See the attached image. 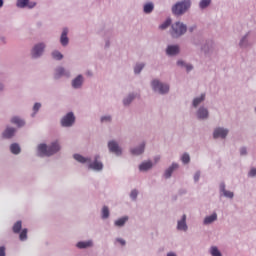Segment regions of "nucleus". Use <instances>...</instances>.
<instances>
[{
  "mask_svg": "<svg viewBox=\"0 0 256 256\" xmlns=\"http://www.w3.org/2000/svg\"><path fill=\"white\" fill-rule=\"evenodd\" d=\"M179 164L176 162H173L163 173V177L168 180L172 177L173 172L178 170Z\"/></svg>",
  "mask_w": 256,
  "mask_h": 256,
  "instance_id": "12",
  "label": "nucleus"
},
{
  "mask_svg": "<svg viewBox=\"0 0 256 256\" xmlns=\"http://www.w3.org/2000/svg\"><path fill=\"white\" fill-rule=\"evenodd\" d=\"M36 5L35 2H29V0H17V7H20V9H25V7L33 9Z\"/></svg>",
  "mask_w": 256,
  "mask_h": 256,
  "instance_id": "18",
  "label": "nucleus"
},
{
  "mask_svg": "<svg viewBox=\"0 0 256 256\" xmlns=\"http://www.w3.org/2000/svg\"><path fill=\"white\" fill-rule=\"evenodd\" d=\"M187 71V73H190V71H193L194 67L192 64H186L184 67Z\"/></svg>",
  "mask_w": 256,
  "mask_h": 256,
  "instance_id": "47",
  "label": "nucleus"
},
{
  "mask_svg": "<svg viewBox=\"0 0 256 256\" xmlns=\"http://www.w3.org/2000/svg\"><path fill=\"white\" fill-rule=\"evenodd\" d=\"M83 85V76L78 75L73 81H72V87L74 89H79Z\"/></svg>",
  "mask_w": 256,
  "mask_h": 256,
  "instance_id": "24",
  "label": "nucleus"
},
{
  "mask_svg": "<svg viewBox=\"0 0 256 256\" xmlns=\"http://www.w3.org/2000/svg\"><path fill=\"white\" fill-rule=\"evenodd\" d=\"M129 221V216H123L114 222V226L122 228Z\"/></svg>",
  "mask_w": 256,
  "mask_h": 256,
  "instance_id": "23",
  "label": "nucleus"
},
{
  "mask_svg": "<svg viewBox=\"0 0 256 256\" xmlns=\"http://www.w3.org/2000/svg\"><path fill=\"white\" fill-rule=\"evenodd\" d=\"M63 75H67L65 73V69L63 67L57 68L55 73V79H59V77H63Z\"/></svg>",
  "mask_w": 256,
  "mask_h": 256,
  "instance_id": "34",
  "label": "nucleus"
},
{
  "mask_svg": "<svg viewBox=\"0 0 256 256\" xmlns=\"http://www.w3.org/2000/svg\"><path fill=\"white\" fill-rule=\"evenodd\" d=\"M111 215V212L109 211V207L103 206L101 210V219L107 220L109 219V216Z\"/></svg>",
  "mask_w": 256,
  "mask_h": 256,
  "instance_id": "29",
  "label": "nucleus"
},
{
  "mask_svg": "<svg viewBox=\"0 0 256 256\" xmlns=\"http://www.w3.org/2000/svg\"><path fill=\"white\" fill-rule=\"evenodd\" d=\"M109 153L115 155L116 157H121L123 155V149L119 146L117 140H110L107 144Z\"/></svg>",
  "mask_w": 256,
  "mask_h": 256,
  "instance_id": "5",
  "label": "nucleus"
},
{
  "mask_svg": "<svg viewBox=\"0 0 256 256\" xmlns=\"http://www.w3.org/2000/svg\"><path fill=\"white\" fill-rule=\"evenodd\" d=\"M22 222L17 221L13 226V233H21Z\"/></svg>",
  "mask_w": 256,
  "mask_h": 256,
  "instance_id": "36",
  "label": "nucleus"
},
{
  "mask_svg": "<svg viewBox=\"0 0 256 256\" xmlns=\"http://www.w3.org/2000/svg\"><path fill=\"white\" fill-rule=\"evenodd\" d=\"M74 123H75V115H73V112H69L61 120L62 127H71V125H73Z\"/></svg>",
  "mask_w": 256,
  "mask_h": 256,
  "instance_id": "9",
  "label": "nucleus"
},
{
  "mask_svg": "<svg viewBox=\"0 0 256 256\" xmlns=\"http://www.w3.org/2000/svg\"><path fill=\"white\" fill-rule=\"evenodd\" d=\"M104 35L106 36L105 49H109V47H111V41H109V39L113 37V30H106Z\"/></svg>",
  "mask_w": 256,
  "mask_h": 256,
  "instance_id": "22",
  "label": "nucleus"
},
{
  "mask_svg": "<svg viewBox=\"0 0 256 256\" xmlns=\"http://www.w3.org/2000/svg\"><path fill=\"white\" fill-rule=\"evenodd\" d=\"M248 177L249 178H255L256 177V168L255 167L250 169V171L248 172Z\"/></svg>",
  "mask_w": 256,
  "mask_h": 256,
  "instance_id": "44",
  "label": "nucleus"
},
{
  "mask_svg": "<svg viewBox=\"0 0 256 256\" xmlns=\"http://www.w3.org/2000/svg\"><path fill=\"white\" fill-rule=\"evenodd\" d=\"M250 32H247L244 36L241 37L239 41V47L240 49H248V47H251L252 43L249 40Z\"/></svg>",
  "mask_w": 256,
  "mask_h": 256,
  "instance_id": "13",
  "label": "nucleus"
},
{
  "mask_svg": "<svg viewBox=\"0 0 256 256\" xmlns=\"http://www.w3.org/2000/svg\"><path fill=\"white\" fill-rule=\"evenodd\" d=\"M178 193H179L180 196H183V195H186V194H187V190L184 189V188H182V189L179 190Z\"/></svg>",
  "mask_w": 256,
  "mask_h": 256,
  "instance_id": "51",
  "label": "nucleus"
},
{
  "mask_svg": "<svg viewBox=\"0 0 256 256\" xmlns=\"http://www.w3.org/2000/svg\"><path fill=\"white\" fill-rule=\"evenodd\" d=\"M134 99H137V94L135 92L129 93L122 100L123 106L125 108H129L131 106V103H133Z\"/></svg>",
  "mask_w": 256,
  "mask_h": 256,
  "instance_id": "14",
  "label": "nucleus"
},
{
  "mask_svg": "<svg viewBox=\"0 0 256 256\" xmlns=\"http://www.w3.org/2000/svg\"><path fill=\"white\" fill-rule=\"evenodd\" d=\"M151 89L158 95H168L170 91V85L165 82H161L159 79H153L150 83Z\"/></svg>",
  "mask_w": 256,
  "mask_h": 256,
  "instance_id": "3",
  "label": "nucleus"
},
{
  "mask_svg": "<svg viewBox=\"0 0 256 256\" xmlns=\"http://www.w3.org/2000/svg\"><path fill=\"white\" fill-rule=\"evenodd\" d=\"M218 219V215L216 212H213L211 215H208L203 220V225L208 226L216 222Z\"/></svg>",
  "mask_w": 256,
  "mask_h": 256,
  "instance_id": "19",
  "label": "nucleus"
},
{
  "mask_svg": "<svg viewBox=\"0 0 256 256\" xmlns=\"http://www.w3.org/2000/svg\"><path fill=\"white\" fill-rule=\"evenodd\" d=\"M76 247H78V249H87V247H93V241L88 240L84 242H78Z\"/></svg>",
  "mask_w": 256,
  "mask_h": 256,
  "instance_id": "27",
  "label": "nucleus"
},
{
  "mask_svg": "<svg viewBox=\"0 0 256 256\" xmlns=\"http://www.w3.org/2000/svg\"><path fill=\"white\" fill-rule=\"evenodd\" d=\"M153 168V164L151 161H144L139 165L140 172H148Z\"/></svg>",
  "mask_w": 256,
  "mask_h": 256,
  "instance_id": "21",
  "label": "nucleus"
},
{
  "mask_svg": "<svg viewBox=\"0 0 256 256\" xmlns=\"http://www.w3.org/2000/svg\"><path fill=\"white\" fill-rule=\"evenodd\" d=\"M137 197H138V191L137 189H133L131 192H130V199L132 201H137Z\"/></svg>",
  "mask_w": 256,
  "mask_h": 256,
  "instance_id": "41",
  "label": "nucleus"
},
{
  "mask_svg": "<svg viewBox=\"0 0 256 256\" xmlns=\"http://www.w3.org/2000/svg\"><path fill=\"white\" fill-rule=\"evenodd\" d=\"M176 229H177V231H180V232H187L188 231L186 214H183L181 219H179L177 221Z\"/></svg>",
  "mask_w": 256,
  "mask_h": 256,
  "instance_id": "10",
  "label": "nucleus"
},
{
  "mask_svg": "<svg viewBox=\"0 0 256 256\" xmlns=\"http://www.w3.org/2000/svg\"><path fill=\"white\" fill-rule=\"evenodd\" d=\"M74 159L78 163H89V169H97V159H94L93 163H91V159L85 158L80 154H74Z\"/></svg>",
  "mask_w": 256,
  "mask_h": 256,
  "instance_id": "8",
  "label": "nucleus"
},
{
  "mask_svg": "<svg viewBox=\"0 0 256 256\" xmlns=\"http://www.w3.org/2000/svg\"><path fill=\"white\" fill-rule=\"evenodd\" d=\"M166 256H177V254L173 251H170V252L167 253Z\"/></svg>",
  "mask_w": 256,
  "mask_h": 256,
  "instance_id": "54",
  "label": "nucleus"
},
{
  "mask_svg": "<svg viewBox=\"0 0 256 256\" xmlns=\"http://www.w3.org/2000/svg\"><path fill=\"white\" fill-rule=\"evenodd\" d=\"M181 162L184 164V165H188L190 163V155L188 153H184L182 156H181Z\"/></svg>",
  "mask_w": 256,
  "mask_h": 256,
  "instance_id": "37",
  "label": "nucleus"
},
{
  "mask_svg": "<svg viewBox=\"0 0 256 256\" xmlns=\"http://www.w3.org/2000/svg\"><path fill=\"white\" fill-rule=\"evenodd\" d=\"M255 112H256V107H255Z\"/></svg>",
  "mask_w": 256,
  "mask_h": 256,
  "instance_id": "57",
  "label": "nucleus"
},
{
  "mask_svg": "<svg viewBox=\"0 0 256 256\" xmlns=\"http://www.w3.org/2000/svg\"><path fill=\"white\" fill-rule=\"evenodd\" d=\"M58 151H61V146L57 141L53 142L50 146H47L46 144H40L38 146V153L41 156L51 157V155H55Z\"/></svg>",
  "mask_w": 256,
  "mask_h": 256,
  "instance_id": "2",
  "label": "nucleus"
},
{
  "mask_svg": "<svg viewBox=\"0 0 256 256\" xmlns=\"http://www.w3.org/2000/svg\"><path fill=\"white\" fill-rule=\"evenodd\" d=\"M186 62L185 61H183V60H178L177 62H176V65L178 66V67H186Z\"/></svg>",
  "mask_w": 256,
  "mask_h": 256,
  "instance_id": "46",
  "label": "nucleus"
},
{
  "mask_svg": "<svg viewBox=\"0 0 256 256\" xmlns=\"http://www.w3.org/2000/svg\"><path fill=\"white\" fill-rule=\"evenodd\" d=\"M210 117L209 110L205 106H200L196 110V119L198 121H207Z\"/></svg>",
  "mask_w": 256,
  "mask_h": 256,
  "instance_id": "7",
  "label": "nucleus"
},
{
  "mask_svg": "<svg viewBox=\"0 0 256 256\" xmlns=\"http://www.w3.org/2000/svg\"><path fill=\"white\" fill-rule=\"evenodd\" d=\"M165 53L168 57H176V55H179L180 53V47L177 44L168 45L165 50Z\"/></svg>",
  "mask_w": 256,
  "mask_h": 256,
  "instance_id": "11",
  "label": "nucleus"
},
{
  "mask_svg": "<svg viewBox=\"0 0 256 256\" xmlns=\"http://www.w3.org/2000/svg\"><path fill=\"white\" fill-rule=\"evenodd\" d=\"M195 29H197L196 25H192L188 28L189 33H193V31H195Z\"/></svg>",
  "mask_w": 256,
  "mask_h": 256,
  "instance_id": "52",
  "label": "nucleus"
},
{
  "mask_svg": "<svg viewBox=\"0 0 256 256\" xmlns=\"http://www.w3.org/2000/svg\"><path fill=\"white\" fill-rule=\"evenodd\" d=\"M116 242L121 244V246L127 245V241H125L123 238H116Z\"/></svg>",
  "mask_w": 256,
  "mask_h": 256,
  "instance_id": "45",
  "label": "nucleus"
},
{
  "mask_svg": "<svg viewBox=\"0 0 256 256\" xmlns=\"http://www.w3.org/2000/svg\"><path fill=\"white\" fill-rule=\"evenodd\" d=\"M39 109H41V103H35L33 107L34 112L37 113Z\"/></svg>",
  "mask_w": 256,
  "mask_h": 256,
  "instance_id": "49",
  "label": "nucleus"
},
{
  "mask_svg": "<svg viewBox=\"0 0 256 256\" xmlns=\"http://www.w3.org/2000/svg\"><path fill=\"white\" fill-rule=\"evenodd\" d=\"M170 25H171V19L168 18V19H166L165 22H163V23L159 26V29H161L162 31H164V29H168Z\"/></svg>",
  "mask_w": 256,
  "mask_h": 256,
  "instance_id": "38",
  "label": "nucleus"
},
{
  "mask_svg": "<svg viewBox=\"0 0 256 256\" xmlns=\"http://www.w3.org/2000/svg\"><path fill=\"white\" fill-rule=\"evenodd\" d=\"M52 57H53V59H56L57 61H61V59H63V54H61V52H59V51H54V52H52Z\"/></svg>",
  "mask_w": 256,
  "mask_h": 256,
  "instance_id": "40",
  "label": "nucleus"
},
{
  "mask_svg": "<svg viewBox=\"0 0 256 256\" xmlns=\"http://www.w3.org/2000/svg\"><path fill=\"white\" fill-rule=\"evenodd\" d=\"M20 241H25V239H27V229H23L20 233Z\"/></svg>",
  "mask_w": 256,
  "mask_h": 256,
  "instance_id": "42",
  "label": "nucleus"
},
{
  "mask_svg": "<svg viewBox=\"0 0 256 256\" xmlns=\"http://www.w3.org/2000/svg\"><path fill=\"white\" fill-rule=\"evenodd\" d=\"M97 171L98 172H101V171H103V163L102 162H97Z\"/></svg>",
  "mask_w": 256,
  "mask_h": 256,
  "instance_id": "50",
  "label": "nucleus"
},
{
  "mask_svg": "<svg viewBox=\"0 0 256 256\" xmlns=\"http://www.w3.org/2000/svg\"><path fill=\"white\" fill-rule=\"evenodd\" d=\"M229 134V129L224 127H216L213 131V139L214 140H225Z\"/></svg>",
  "mask_w": 256,
  "mask_h": 256,
  "instance_id": "6",
  "label": "nucleus"
},
{
  "mask_svg": "<svg viewBox=\"0 0 256 256\" xmlns=\"http://www.w3.org/2000/svg\"><path fill=\"white\" fill-rule=\"evenodd\" d=\"M205 99H206V94L205 93H202L200 96L195 97L192 100V107L194 109H197L199 107V105H201V103H203V101H205Z\"/></svg>",
  "mask_w": 256,
  "mask_h": 256,
  "instance_id": "20",
  "label": "nucleus"
},
{
  "mask_svg": "<svg viewBox=\"0 0 256 256\" xmlns=\"http://www.w3.org/2000/svg\"><path fill=\"white\" fill-rule=\"evenodd\" d=\"M0 7H3V0H0Z\"/></svg>",
  "mask_w": 256,
  "mask_h": 256,
  "instance_id": "55",
  "label": "nucleus"
},
{
  "mask_svg": "<svg viewBox=\"0 0 256 256\" xmlns=\"http://www.w3.org/2000/svg\"><path fill=\"white\" fill-rule=\"evenodd\" d=\"M210 4H211V0H201V1L199 2V8H200L201 10H204V9H206Z\"/></svg>",
  "mask_w": 256,
  "mask_h": 256,
  "instance_id": "35",
  "label": "nucleus"
},
{
  "mask_svg": "<svg viewBox=\"0 0 256 256\" xmlns=\"http://www.w3.org/2000/svg\"><path fill=\"white\" fill-rule=\"evenodd\" d=\"M219 191H220V195L224 196L227 199H233L234 198V193L232 191L226 190V185H225L224 182L220 183Z\"/></svg>",
  "mask_w": 256,
  "mask_h": 256,
  "instance_id": "16",
  "label": "nucleus"
},
{
  "mask_svg": "<svg viewBox=\"0 0 256 256\" xmlns=\"http://www.w3.org/2000/svg\"><path fill=\"white\" fill-rule=\"evenodd\" d=\"M145 151V142H142L139 146L131 148L130 153L132 156H141Z\"/></svg>",
  "mask_w": 256,
  "mask_h": 256,
  "instance_id": "17",
  "label": "nucleus"
},
{
  "mask_svg": "<svg viewBox=\"0 0 256 256\" xmlns=\"http://www.w3.org/2000/svg\"><path fill=\"white\" fill-rule=\"evenodd\" d=\"M11 123H14V125H18V127H23V125H25V122L19 117H13Z\"/></svg>",
  "mask_w": 256,
  "mask_h": 256,
  "instance_id": "33",
  "label": "nucleus"
},
{
  "mask_svg": "<svg viewBox=\"0 0 256 256\" xmlns=\"http://www.w3.org/2000/svg\"><path fill=\"white\" fill-rule=\"evenodd\" d=\"M0 256H5V246L0 247Z\"/></svg>",
  "mask_w": 256,
  "mask_h": 256,
  "instance_id": "53",
  "label": "nucleus"
},
{
  "mask_svg": "<svg viewBox=\"0 0 256 256\" xmlns=\"http://www.w3.org/2000/svg\"><path fill=\"white\" fill-rule=\"evenodd\" d=\"M192 6V1L191 0H181L176 2L172 7H171V12L173 15L179 17L187 13Z\"/></svg>",
  "mask_w": 256,
  "mask_h": 256,
  "instance_id": "1",
  "label": "nucleus"
},
{
  "mask_svg": "<svg viewBox=\"0 0 256 256\" xmlns=\"http://www.w3.org/2000/svg\"><path fill=\"white\" fill-rule=\"evenodd\" d=\"M200 175H201V172L200 171H196L195 175H194V181L195 183H197L200 179Z\"/></svg>",
  "mask_w": 256,
  "mask_h": 256,
  "instance_id": "48",
  "label": "nucleus"
},
{
  "mask_svg": "<svg viewBox=\"0 0 256 256\" xmlns=\"http://www.w3.org/2000/svg\"><path fill=\"white\" fill-rule=\"evenodd\" d=\"M239 152H240V156L241 157H245L248 155V151H247V147L243 146L239 149Z\"/></svg>",
  "mask_w": 256,
  "mask_h": 256,
  "instance_id": "43",
  "label": "nucleus"
},
{
  "mask_svg": "<svg viewBox=\"0 0 256 256\" xmlns=\"http://www.w3.org/2000/svg\"><path fill=\"white\" fill-rule=\"evenodd\" d=\"M154 10V3L153 2H147L143 6V12L145 14H150Z\"/></svg>",
  "mask_w": 256,
  "mask_h": 256,
  "instance_id": "28",
  "label": "nucleus"
},
{
  "mask_svg": "<svg viewBox=\"0 0 256 256\" xmlns=\"http://www.w3.org/2000/svg\"><path fill=\"white\" fill-rule=\"evenodd\" d=\"M185 33H187V26L183 22L177 21L171 25L170 35L173 39H179Z\"/></svg>",
  "mask_w": 256,
  "mask_h": 256,
  "instance_id": "4",
  "label": "nucleus"
},
{
  "mask_svg": "<svg viewBox=\"0 0 256 256\" xmlns=\"http://www.w3.org/2000/svg\"><path fill=\"white\" fill-rule=\"evenodd\" d=\"M67 33H69V30H67V28L63 29L61 38H60V43L61 45H63L65 47V45H67L69 43V38L67 37Z\"/></svg>",
  "mask_w": 256,
  "mask_h": 256,
  "instance_id": "25",
  "label": "nucleus"
},
{
  "mask_svg": "<svg viewBox=\"0 0 256 256\" xmlns=\"http://www.w3.org/2000/svg\"><path fill=\"white\" fill-rule=\"evenodd\" d=\"M15 135V128H6V130L3 132L4 139H11Z\"/></svg>",
  "mask_w": 256,
  "mask_h": 256,
  "instance_id": "30",
  "label": "nucleus"
},
{
  "mask_svg": "<svg viewBox=\"0 0 256 256\" xmlns=\"http://www.w3.org/2000/svg\"><path fill=\"white\" fill-rule=\"evenodd\" d=\"M113 122V116L111 115H103L100 117V123L102 125H109Z\"/></svg>",
  "mask_w": 256,
  "mask_h": 256,
  "instance_id": "26",
  "label": "nucleus"
},
{
  "mask_svg": "<svg viewBox=\"0 0 256 256\" xmlns=\"http://www.w3.org/2000/svg\"><path fill=\"white\" fill-rule=\"evenodd\" d=\"M155 161H158V159L156 158Z\"/></svg>",
  "mask_w": 256,
  "mask_h": 256,
  "instance_id": "56",
  "label": "nucleus"
},
{
  "mask_svg": "<svg viewBox=\"0 0 256 256\" xmlns=\"http://www.w3.org/2000/svg\"><path fill=\"white\" fill-rule=\"evenodd\" d=\"M145 63H136L134 66V74L135 75H140L141 71L144 69Z\"/></svg>",
  "mask_w": 256,
  "mask_h": 256,
  "instance_id": "31",
  "label": "nucleus"
},
{
  "mask_svg": "<svg viewBox=\"0 0 256 256\" xmlns=\"http://www.w3.org/2000/svg\"><path fill=\"white\" fill-rule=\"evenodd\" d=\"M210 254L211 256H222L221 252L218 250L216 246L211 247Z\"/></svg>",
  "mask_w": 256,
  "mask_h": 256,
  "instance_id": "39",
  "label": "nucleus"
},
{
  "mask_svg": "<svg viewBox=\"0 0 256 256\" xmlns=\"http://www.w3.org/2000/svg\"><path fill=\"white\" fill-rule=\"evenodd\" d=\"M43 51H45V44L40 43L38 45H35L32 49V57H34V59H37V57H41V55H43Z\"/></svg>",
  "mask_w": 256,
  "mask_h": 256,
  "instance_id": "15",
  "label": "nucleus"
},
{
  "mask_svg": "<svg viewBox=\"0 0 256 256\" xmlns=\"http://www.w3.org/2000/svg\"><path fill=\"white\" fill-rule=\"evenodd\" d=\"M10 151L14 155H19L21 153V147H19V144L14 143L10 146Z\"/></svg>",
  "mask_w": 256,
  "mask_h": 256,
  "instance_id": "32",
  "label": "nucleus"
}]
</instances>
